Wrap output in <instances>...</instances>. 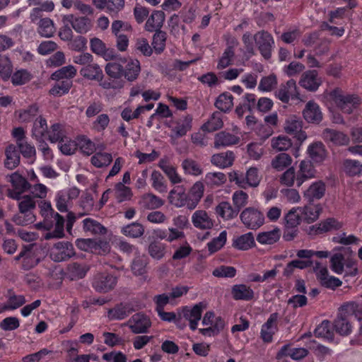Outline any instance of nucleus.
I'll return each mask as SVG.
<instances>
[{"label":"nucleus","instance_id":"4468645a","mask_svg":"<svg viewBox=\"0 0 362 362\" xmlns=\"http://www.w3.org/2000/svg\"><path fill=\"white\" fill-rule=\"evenodd\" d=\"M322 83V78L318 76L316 70L305 71L299 81L301 87L309 91H316Z\"/></svg>","mask_w":362,"mask_h":362},{"label":"nucleus","instance_id":"ddd939ff","mask_svg":"<svg viewBox=\"0 0 362 362\" xmlns=\"http://www.w3.org/2000/svg\"><path fill=\"white\" fill-rule=\"evenodd\" d=\"M127 325L135 334L145 333L151 327L150 319L142 313H136L127 321Z\"/></svg>","mask_w":362,"mask_h":362},{"label":"nucleus","instance_id":"393cba45","mask_svg":"<svg viewBox=\"0 0 362 362\" xmlns=\"http://www.w3.org/2000/svg\"><path fill=\"white\" fill-rule=\"evenodd\" d=\"M322 138L336 146H344L349 143V138L346 134L332 129H325Z\"/></svg>","mask_w":362,"mask_h":362},{"label":"nucleus","instance_id":"6e6552de","mask_svg":"<svg viewBox=\"0 0 362 362\" xmlns=\"http://www.w3.org/2000/svg\"><path fill=\"white\" fill-rule=\"evenodd\" d=\"M313 272L320 284L327 288H336L341 285L339 279L329 275V272L325 265L319 262H315L313 266Z\"/></svg>","mask_w":362,"mask_h":362},{"label":"nucleus","instance_id":"c85d7f7f","mask_svg":"<svg viewBox=\"0 0 362 362\" xmlns=\"http://www.w3.org/2000/svg\"><path fill=\"white\" fill-rule=\"evenodd\" d=\"M90 46L91 51L103 57L106 61L111 60L115 58V55L112 50L106 48L105 43L99 38L94 37L90 41Z\"/></svg>","mask_w":362,"mask_h":362},{"label":"nucleus","instance_id":"b1692460","mask_svg":"<svg viewBox=\"0 0 362 362\" xmlns=\"http://www.w3.org/2000/svg\"><path fill=\"white\" fill-rule=\"evenodd\" d=\"M231 294L236 300L250 301L255 297L252 288L244 284H235L231 288Z\"/></svg>","mask_w":362,"mask_h":362},{"label":"nucleus","instance_id":"5fc2aeb1","mask_svg":"<svg viewBox=\"0 0 362 362\" xmlns=\"http://www.w3.org/2000/svg\"><path fill=\"white\" fill-rule=\"evenodd\" d=\"M83 229L86 232H89L95 235H103L106 233V228L99 222L92 218H86L83 221Z\"/></svg>","mask_w":362,"mask_h":362},{"label":"nucleus","instance_id":"603ef678","mask_svg":"<svg viewBox=\"0 0 362 362\" xmlns=\"http://www.w3.org/2000/svg\"><path fill=\"white\" fill-rule=\"evenodd\" d=\"M112 161V154L106 152H98L90 158L92 165L98 168L108 166Z\"/></svg>","mask_w":362,"mask_h":362},{"label":"nucleus","instance_id":"aec40b11","mask_svg":"<svg viewBox=\"0 0 362 362\" xmlns=\"http://www.w3.org/2000/svg\"><path fill=\"white\" fill-rule=\"evenodd\" d=\"M299 210L302 216L303 221L307 223H312L318 219L322 208L320 204L309 202L308 204L299 206Z\"/></svg>","mask_w":362,"mask_h":362},{"label":"nucleus","instance_id":"864d4df0","mask_svg":"<svg viewBox=\"0 0 362 362\" xmlns=\"http://www.w3.org/2000/svg\"><path fill=\"white\" fill-rule=\"evenodd\" d=\"M204 182L211 187H219L226 182V176L221 172L208 173L205 175Z\"/></svg>","mask_w":362,"mask_h":362},{"label":"nucleus","instance_id":"052dcab7","mask_svg":"<svg viewBox=\"0 0 362 362\" xmlns=\"http://www.w3.org/2000/svg\"><path fill=\"white\" fill-rule=\"evenodd\" d=\"M114 189L115 197L119 202L130 200L133 196L131 188L124 183H117Z\"/></svg>","mask_w":362,"mask_h":362},{"label":"nucleus","instance_id":"72a5a7b5","mask_svg":"<svg viewBox=\"0 0 362 362\" xmlns=\"http://www.w3.org/2000/svg\"><path fill=\"white\" fill-rule=\"evenodd\" d=\"M5 156L4 165L7 169L13 170L19 165L20 155L15 145L9 144L6 148Z\"/></svg>","mask_w":362,"mask_h":362},{"label":"nucleus","instance_id":"9d476101","mask_svg":"<svg viewBox=\"0 0 362 362\" xmlns=\"http://www.w3.org/2000/svg\"><path fill=\"white\" fill-rule=\"evenodd\" d=\"M254 40L261 54L265 59H269L274 45V40L272 35L264 30L259 31L254 35Z\"/></svg>","mask_w":362,"mask_h":362},{"label":"nucleus","instance_id":"a878e982","mask_svg":"<svg viewBox=\"0 0 362 362\" xmlns=\"http://www.w3.org/2000/svg\"><path fill=\"white\" fill-rule=\"evenodd\" d=\"M141 72L140 62L136 59L129 58L126 60L123 69V76L129 81H135Z\"/></svg>","mask_w":362,"mask_h":362},{"label":"nucleus","instance_id":"37998d69","mask_svg":"<svg viewBox=\"0 0 362 362\" xmlns=\"http://www.w3.org/2000/svg\"><path fill=\"white\" fill-rule=\"evenodd\" d=\"M262 177L259 175L258 168L255 167L250 168L244 175L245 188L248 187H257L261 181Z\"/></svg>","mask_w":362,"mask_h":362},{"label":"nucleus","instance_id":"f3484780","mask_svg":"<svg viewBox=\"0 0 362 362\" xmlns=\"http://www.w3.org/2000/svg\"><path fill=\"white\" fill-rule=\"evenodd\" d=\"M205 305L203 303H199L194 305L192 308L186 307L183 309V316L189 322V327L192 330L197 329Z\"/></svg>","mask_w":362,"mask_h":362},{"label":"nucleus","instance_id":"09e8293b","mask_svg":"<svg viewBox=\"0 0 362 362\" xmlns=\"http://www.w3.org/2000/svg\"><path fill=\"white\" fill-rule=\"evenodd\" d=\"M150 180L151 182L152 187L160 193H164L167 192V184L165 180L163 175L158 170H153Z\"/></svg>","mask_w":362,"mask_h":362},{"label":"nucleus","instance_id":"c756f323","mask_svg":"<svg viewBox=\"0 0 362 362\" xmlns=\"http://www.w3.org/2000/svg\"><path fill=\"white\" fill-rule=\"evenodd\" d=\"M307 153L311 160L316 163H320L327 157V151L322 142L317 141L308 146Z\"/></svg>","mask_w":362,"mask_h":362},{"label":"nucleus","instance_id":"dca6fc26","mask_svg":"<svg viewBox=\"0 0 362 362\" xmlns=\"http://www.w3.org/2000/svg\"><path fill=\"white\" fill-rule=\"evenodd\" d=\"M325 183L321 180H317L312 182L308 187L303 191V194L308 202H313L315 200L321 199L325 194Z\"/></svg>","mask_w":362,"mask_h":362},{"label":"nucleus","instance_id":"13d9d810","mask_svg":"<svg viewBox=\"0 0 362 362\" xmlns=\"http://www.w3.org/2000/svg\"><path fill=\"white\" fill-rule=\"evenodd\" d=\"M25 303L26 300L24 296L16 295L14 293L9 291V295L7 297V301L4 305L8 310H14L23 305Z\"/></svg>","mask_w":362,"mask_h":362},{"label":"nucleus","instance_id":"e2e57ef3","mask_svg":"<svg viewBox=\"0 0 362 362\" xmlns=\"http://www.w3.org/2000/svg\"><path fill=\"white\" fill-rule=\"evenodd\" d=\"M12 83L15 86H21L29 82L33 76L30 71L26 69H19L16 71L11 76Z\"/></svg>","mask_w":362,"mask_h":362},{"label":"nucleus","instance_id":"0eeeda50","mask_svg":"<svg viewBox=\"0 0 362 362\" xmlns=\"http://www.w3.org/2000/svg\"><path fill=\"white\" fill-rule=\"evenodd\" d=\"M8 181L12 186V189L8 190V196L13 199H19L20 195L30 187L26 179L18 172L8 175Z\"/></svg>","mask_w":362,"mask_h":362},{"label":"nucleus","instance_id":"c03bdc74","mask_svg":"<svg viewBox=\"0 0 362 362\" xmlns=\"http://www.w3.org/2000/svg\"><path fill=\"white\" fill-rule=\"evenodd\" d=\"M192 118L189 115H186L180 118L176 125L173 127L172 131L177 136H182L187 134L192 128Z\"/></svg>","mask_w":362,"mask_h":362},{"label":"nucleus","instance_id":"7c9ffc66","mask_svg":"<svg viewBox=\"0 0 362 362\" xmlns=\"http://www.w3.org/2000/svg\"><path fill=\"white\" fill-rule=\"evenodd\" d=\"M165 21V13L162 11H153L147 18L145 30L148 32L158 31L162 27Z\"/></svg>","mask_w":362,"mask_h":362},{"label":"nucleus","instance_id":"20e7f679","mask_svg":"<svg viewBox=\"0 0 362 362\" xmlns=\"http://www.w3.org/2000/svg\"><path fill=\"white\" fill-rule=\"evenodd\" d=\"M76 245L81 250L91 253L105 255L110 251L107 241L97 238H80L76 240Z\"/></svg>","mask_w":362,"mask_h":362},{"label":"nucleus","instance_id":"338daca9","mask_svg":"<svg viewBox=\"0 0 362 362\" xmlns=\"http://www.w3.org/2000/svg\"><path fill=\"white\" fill-rule=\"evenodd\" d=\"M78 148L86 156L91 155L95 150V144L85 136H78Z\"/></svg>","mask_w":362,"mask_h":362},{"label":"nucleus","instance_id":"c9c22d12","mask_svg":"<svg viewBox=\"0 0 362 362\" xmlns=\"http://www.w3.org/2000/svg\"><path fill=\"white\" fill-rule=\"evenodd\" d=\"M36 24L37 25V33L42 37H51L56 32L54 23L49 18L40 19Z\"/></svg>","mask_w":362,"mask_h":362},{"label":"nucleus","instance_id":"f704fd0d","mask_svg":"<svg viewBox=\"0 0 362 362\" xmlns=\"http://www.w3.org/2000/svg\"><path fill=\"white\" fill-rule=\"evenodd\" d=\"M255 245V238L250 232L238 236L233 240V247L239 250H248Z\"/></svg>","mask_w":362,"mask_h":362},{"label":"nucleus","instance_id":"412c9836","mask_svg":"<svg viewBox=\"0 0 362 362\" xmlns=\"http://www.w3.org/2000/svg\"><path fill=\"white\" fill-rule=\"evenodd\" d=\"M277 320L278 314L272 313L262 325L260 335L264 342L269 343L272 341L273 335L277 330Z\"/></svg>","mask_w":362,"mask_h":362},{"label":"nucleus","instance_id":"4c0bfd02","mask_svg":"<svg viewBox=\"0 0 362 362\" xmlns=\"http://www.w3.org/2000/svg\"><path fill=\"white\" fill-rule=\"evenodd\" d=\"M158 166L164 172L172 184H180L182 182V178L177 172L176 168L169 164L165 160H160L158 163Z\"/></svg>","mask_w":362,"mask_h":362},{"label":"nucleus","instance_id":"473e14b6","mask_svg":"<svg viewBox=\"0 0 362 362\" xmlns=\"http://www.w3.org/2000/svg\"><path fill=\"white\" fill-rule=\"evenodd\" d=\"M234 159L235 156L233 152L227 151L226 152L212 156L211 162L214 165L219 168H226L233 165Z\"/></svg>","mask_w":362,"mask_h":362},{"label":"nucleus","instance_id":"ea45409f","mask_svg":"<svg viewBox=\"0 0 362 362\" xmlns=\"http://www.w3.org/2000/svg\"><path fill=\"white\" fill-rule=\"evenodd\" d=\"M187 194L184 189L181 187H175L170 190L168 195L169 202L177 208L182 207L186 204Z\"/></svg>","mask_w":362,"mask_h":362},{"label":"nucleus","instance_id":"0e129e2a","mask_svg":"<svg viewBox=\"0 0 362 362\" xmlns=\"http://www.w3.org/2000/svg\"><path fill=\"white\" fill-rule=\"evenodd\" d=\"M223 122L219 112L214 113L210 119L202 126V129L209 132L216 131L223 127Z\"/></svg>","mask_w":362,"mask_h":362},{"label":"nucleus","instance_id":"2f4dec72","mask_svg":"<svg viewBox=\"0 0 362 362\" xmlns=\"http://www.w3.org/2000/svg\"><path fill=\"white\" fill-rule=\"evenodd\" d=\"M133 309L128 303H120L107 311V317L110 320H121L127 317Z\"/></svg>","mask_w":362,"mask_h":362},{"label":"nucleus","instance_id":"69168bd1","mask_svg":"<svg viewBox=\"0 0 362 362\" xmlns=\"http://www.w3.org/2000/svg\"><path fill=\"white\" fill-rule=\"evenodd\" d=\"M182 167L185 173L193 176H199L203 172L201 165L197 161L189 158L182 161Z\"/></svg>","mask_w":362,"mask_h":362},{"label":"nucleus","instance_id":"6e6d98bb","mask_svg":"<svg viewBox=\"0 0 362 362\" xmlns=\"http://www.w3.org/2000/svg\"><path fill=\"white\" fill-rule=\"evenodd\" d=\"M271 146L276 151H285L291 148L292 141L288 137L280 135L272 139Z\"/></svg>","mask_w":362,"mask_h":362},{"label":"nucleus","instance_id":"7ed1b4c3","mask_svg":"<svg viewBox=\"0 0 362 362\" xmlns=\"http://www.w3.org/2000/svg\"><path fill=\"white\" fill-rule=\"evenodd\" d=\"M18 200L19 214L13 218V222L19 226H27L34 223L35 216L33 210L35 208L36 202L33 197L29 195L20 196Z\"/></svg>","mask_w":362,"mask_h":362},{"label":"nucleus","instance_id":"bf43d9fd","mask_svg":"<svg viewBox=\"0 0 362 362\" xmlns=\"http://www.w3.org/2000/svg\"><path fill=\"white\" fill-rule=\"evenodd\" d=\"M78 137L75 140H72L66 136L59 144L60 151L66 156L74 154L78 148Z\"/></svg>","mask_w":362,"mask_h":362},{"label":"nucleus","instance_id":"e433bc0d","mask_svg":"<svg viewBox=\"0 0 362 362\" xmlns=\"http://www.w3.org/2000/svg\"><path fill=\"white\" fill-rule=\"evenodd\" d=\"M216 214L223 220H230L237 216L238 210L235 209L228 202H222L215 209Z\"/></svg>","mask_w":362,"mask_h":362},{"label":"nucleus","instance_id":"de8ad7c7","mask_svg":"<svg viewBox=\"0 0 362 362\" xmlns=\"http://www.w3.org/2000/svg\"><path fill=\"white\" fill-rule=\"evenodd\" d=\"M145 229L142 224L134 222L122 227L121 232L123 235L132 238H137L142 236Z\"/></svg>","mask_w":362,"mask_h":362},{"label":"nucleus","instance_id":"a19ab883","mask_svg":"<svg viewBox=\"0 0 362 362\" xmlns=\"http://www.w3.org/2000/svg\"><path fill=\"white\" fill-rule=\"evenodd\" d=\"M68 135L65 127L60 124H54L48 132V139L52 143L59 144Z\"/></svg>","mask_w":362,"mask_h":362},{"label":"nucleus","instance_id":"f03ea898","mask_svg":"<svg viewBox=\"0 0 362 362\" xmlns=\"http://www.w3.org/2000/svg\"><path fill=\"white\" fill-rule=\"evenodd\" d=\"M325 102L335 105L342 112L351 114L360 104V99L355 95L345 94L341 89L336 88L324 95Z\"/></svg>","mask_w":362,"mask_h":362},{"label":"nucleus","instance_id":"a211bd4d","mask_svg":"<svg viewBox=\"0 0 362 362\" xmlns=\"http://www.w3.org/2000/svg\"><path fill=\"white\" fill-rule=\"evenodd\" d=\"M303 116L307 122L313 124H319L323 117L319 105L313 100L306 103L303 110Z\"/></svg>","mask_w":362,"mask_h":362},{"label":"nucleus","instance_id":"680f3d73","mask_svg":"<svg viewBox=\"0 0 362 362\" xmlns=\"http://www.w3.org/2000/svg\"><path fill=\"white\" fill-rule=\"evenodd\" d=\"M342 227V223L333 218H327L319 223L317 227V232L320 233H326L332 230H338Z\"/></svg>","mask_w":362,"mask_h":362},{"label":"nucleus","instance_id":"bb28decb","mask_svg":"<svg viewBox=\"0 0 362 362\" xmlns=\"http://www.w3.org/2000/svg\"><path fill=\"white\" fill-rule=\"evenodd\" d=\"M80 74L83 78L90 81H100L103 78L102 69L98 64L93 62L82 67L80 70Z\"/></svg>","mask_w":362,"mask_h":362},{"label":"nucleus","instance_id":"423d86ee","mask_svg":"<svg viewBox=\"0 0 362 362\" xmlns=\"http://www.w3.org/2000/svg\"><path fill=\"white\" fill-rule=\"evenodd\" d=\"M240 217L243 223L252 230L259 228L264 222V214L254 207H247L244 209Z\"/></svg>","mask_w":362,"mask_h":362},{"label":"nucleus","instance_id":"4d7b16f0","mask_svg":"<svg viewBox=\"0 0 362 362\" xmlns=\"http://www.w3.org/2000/svg\"><path fill=\"white\" fill-rule=\"evenodd\" d=\"M48 132L46 119L41 117L37 118L33 124V136L37 140H41L46 134H48Z\"/></svg>","mask_w":362,"mask_h":362},{"label":"nucleus","instance_id":"1a4fd4ad","mask_svg":"<svg viewBox=\"0 0 362 362\" xmlns=\"http://www.w3.org/2000/svg\"><path fill=\"white\" fill-rule=\"evenodd\" d=\"M63 23H69L72 29L77 33L85 34L92 27L90 20L85 16H76L74 14H66L62 16Z\"/></svg>","mask_w":362,"mask_h":362},{"label":"nucleus","instance_id":"79ce46f5","mask_svg":"<svg viewBox=\"0 0 362 362\" xmlns=\"http://www.w3.org/2000/svg\"><path fill=\"white\" fill-rule=\"evenodd\" d=\"M280 237V229L275 228L272 230L259 233L257 237V240L262 245H272L277 242Z\"/></svg>","mask_w":362,"mask_h":362},{"label":"nucleus","instance_id":"4be33fe9","mask_svg":"<svg viewBox=\"0 0 362 362\" xmlns=\"http://www.w3.org/2000/svg\"><path fill=\"white\" fill-rule=\"evenodd\" d=\"M194 226L201 230L211 229L214 226V220L204 210H197L192 216Z\"/></svg>","mask_w":362,"mask_h":362},{"label":"nucleus","instance_id":"39448f33","mask_svg":"<svg viewBox=\"0 0 362 362\" xmlns=\"http://www.w3.org/2000/svg\"><path fill=\"white\" fill-rule=\"evenodd\" d=\"M80 190L72 187L59 191L55 196L56 207L61 212H66L71 206L73 200L79 196Z\"/></svg>","mask_w":362,"mask_h":362},{"label":"nucleus","instance_id":"2eb2a0df","mask_svg":"<svg viewBox=\"0 0 362 362\" xmlns=\"http://www.w3.org/2000/svg\"><path fill=\"white\" fill-rule=\"evenodd\" d=\"M117 278L107 274H98L93 281V288L98 292L107 293L114 288Z\"/></svg>","mask_w":362,"mask_h":362},{"label":"nucleus","instance_id":"a18cd8bd","mask_svg":"<svg viewBox=\"0 0 362 362\" xmlns=\"http://www.w3.org/2000/svg\"><path fill=\"white\" fill-rule=\"evenodd\" d=\"M292 161V158L288 154L281 153L272 159L271 165L276 170L282 171L289 167Z\"/></svg>","mask_w":362,"mask_h":362},{"label":"nucleus","instance_id":"f8f14e48","mask_svg":"<svg viewBox=\"0 0 362 362\" xmlns=\"http://www.w3.org/2000/svg\"><path fill=\"white\" fill-rule=\"evenodd\" d=\"M276 97L283 103H288L290 100L298 99L299 93L296 83L293 79L288 80L285 84H281L275 92Z\"/></svg>","mask_w":362,"mask_h":362},{"label":"nucleus","instance_id":"9b49d317","mask_svg":"<svg viewBox=\"0 0 362 362\" xmlns=\"http://www.w3.org/2000/svg\"><path fill=\"white\" fill-rule=\"evenodd\" d=\"M74 255L75 252L73 245L67 241L57 243L50 252V257L55 262L66 260Z\"/></svg>","mask_w":362,"mask_h":362},{"label":"nucleus","instance_id":"5701e85b","mask_svg":"<svg viewBox=\"0 0 362 362\" xmlns=\"http://www.w3.org/2000/svg\"><path fill=\"white\" fill-rule=\"evenodd\" d=\"M303 221L299 206H293L284 214L283 225L286 229L296 228Z\"/></svg>","mask_w":362,"mask_h":362},{"label":"nucleus","instance_id":"8fccbe9b","mask_svg":"<svg viewBox=\"0 0 362 362\" xmlns=\"http://www.w3.org/2000/svg\"><path fill=\"white\" fill-rule=\"evenodd\" d=\"M227 240V232L221 231L218 237L214 238L209 241L206 246L210 255L219 251L226 245Z\"/></svg>","mask_w":362,"mask_h":362},{"label":"nucleus","instance_id":"774afa93","mask_svg":"<svg viewBox=\"0 0 362 362\" xmlns=\"http://www.w3.org/2000/svg\"><path fill=\"white\" fill-rule=\"evenodd\" d=\"M343 165L344 172L350 176L359 175L362 172V163L358 160L346 159Z\"/></svg>","mask_w":362,"mask_h":362},{"label":"nucleus","instance_id":"49530a36","mask_svg":"<svg viewBox=\"0 0 362 362\" xmlns=\"http://www.w3.org/2000/svg\"><path fill=\"white\" fill-rule=\"evenodd\" d=\"M40 259L37 257V252L33 250L31 247H24V256L23 260V267L24 269L28 270L39 262Z\"/></svg>","mask_w":362,"mask_h":362},{"label":"nucleus","instance_id":"58836bf2","mask_svg":"<svg viewBox=\"0 0 362 362\" xmlns=\"http://www.w3.org/2000/svg\"><path fill=\"white\" fill-rule=\"evenodd\" d=\"M88 269V267L85 264L73 262L68 265L66 274L71 280L80 279L86 276Z\"/></svg>","mask_w":362,"mask_h":362},{"label":"nucleus","instance_id":"cd10ccee","mask_svg":"<svg viewBox=\"0 0 362 362\" xmlns=\"http://www.w3.org/2000/svg\"><path fill=\"white\" fill-rule=\"evenodd\" d=\"M240 141V136L238 132L231 134L226 132L218 133L215 136L214 146L216 148L221 146H228L235 145Z\"/></svg>","mask_w":362,"mask_h":362},{"label":"nucleus","instance_id":"6ab92c4d","mask_svg":"<svg viewBox=\"0 0 362 362\" xmlns=\"http://www.w3.org/2000/svg\"><path fill=\"white\" fill-rule=\"evenodd\" d=\"M316 170L312 163L308 160H302L296 173V185L300 187L306 180L315 177Z\"/></svg>","mask_w":362,"mask_h":362},{"label":"nucleus","instance_id":"3c124183","mask_svg":"<svg viewBox=\"0 0 362 362\" xmlns=\"http://www.w3.org/2000/svg\"><path fill=\"white\" fill-rule=\"evenodd\" d=\"M141 203L146 209H156L164 204V201L152 193H147L142 196Z\"/></svg>","mask_w":362,"mask_h":362},{"label":"nucleus","instance_id":"f257e3e1","mask_svg":"<svg viewBox=\"0 0 362 362\" xmlns=\"http://www.w3.org/2000/svg\"><path fill=\"white\" fill-rule=\"evenodd\" d=\"M351 316H354L358 321L362 320V303L347 302L339 308L337 318L334 321V328L340 335L346 336L351 332L352 325L349 320Z\"/></svg>","mask_w":362,"mask_h":362}]
</instances>
